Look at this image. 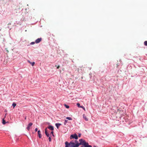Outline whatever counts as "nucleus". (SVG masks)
Returning <instances> with one entry per match:
<instances>
[{
  "label": "nucleus",
  "instance_id": "nucleus-28",
  "mask_svg": "<svg viewBox=\"0 0 147 147\" xmlns=\"http://www.w3.org/2000/svg\"><path fill=\"white\" fill-rule=\"evenodd\" d=\"M88 146L89 147H92V146L91 145H89L88 144Z\"/></svg>",
  "mask_w": 147,
  "mask_h": 147
},
{
  "label": "nucleus",
  "instance_id": "nucleus-13",
  "mask_svg": "<svg viewBox=\"0 0 147 147\" xmlns=\"http://www.w3.org/2000/svg\"><path fill=\"white\" fill-rule=\"evenodd\" d=\"M16 105V104L15 102H13L12 104V106L13 108H14Z\"/></svg>",
  "mask_w": 147,
  "mask_h": 147
},
{
  "label": "nucleus",
  "instance_id": "nucleus-23",
  "mask_svg": "<svg viewBox=\"0 0 147 147\" xmlns=\"http://www.w3.org/2000/svg\"><path fill=\"white\" fill-rule=\"evenodd\" d=\"M45 133H46V132H48V131H47V128H45Z\"/></svg>",
  "mask_w": 147,
  "mask_h": 147
},
{
  "label": "nucleus",
  "instance_id": "nucleus-19",
  "mask_svg": "<svg viewBox=\"0 0 147 147\" xmlns=\"http://www.w3.org/2000/svg\"><path fill=\"white\" fill-rule=\"evenodd\" d=\"M54 131H51V132L50 133V134H52V135L53 136H54Z\"/></svg>",
  "mask_w": 147,
  "mask_h": 147
},
{
  "label": "nucleus",
  "instance_id": "nucleus-30",
  "mask_svg": "<svg viewBox=\"0 0 147 147\" xmlns=\"http://www.w3.org/2000/svg\"><path fill=\"white\" fill-rule=\"evenodd\" d=\"M7 52H9L8 51V50H7Z\"/></svg>",
  "mask_w": 147,
  "mask_h": 147
},
{
  "label": "nucleus",
  "instance_id": "nucleus-12",
  "mask_svg": "<svg viewBox=\"0 0 147 147\" xmlns=\"http://www.w3.org/2000/svg\"><path fill=\"white\" fill-rule=\"evenodd\" d=\"M81 147H89L88 146V142L84 146H82Z\"/></svg>",
  "mask_w": 147,
  "mask_h": 147
},
{
  "label": "nucleus",
  "instance_id": "nucleus-29",
  "mask_svg": "<svg viewBox=\"0 0 147 147\" xmlns=\"http://www.w3.org/2000/svg\"><path fill=\"white\" fill-rule=\"evenodd\" d=\"M25 119H26V117H25Z\"/></svg>",
  "mask_w": 147,
  "mask_h": 147
},
{
  "label": "nucleus",
  "instance_id": "nucleus-27",
  "mask_svg": "<svg viewBox=\"0 0 147 147\" xmlns=\"http://www.w3.org/2000/svg\"><path fill=\"white\" fill-rule=\"evenodd\" d=\"M60 66L59 65H58V66L57 67V69H59V67H60Z\"/></svg>",
  "mask_w": 147,
  "mask_h": 147
},
{
  "label": "nucleus",
  "instance_id": "nucleus-9",
  "mask_svg": "<svg viewBox=\"0 0 147 147\" xmlns=\"http://www.w3.org/2000/svg\"><path fill=\"white\" fill-rule=\"evenodd\" d=\"M55 125L57 129H58L60 126L61 125V124L60 123H56L55 124Z\"/></svg>",
  "mask_w": 147,
  "mask_h": 147
},
{
  "label": "nucleus",
  "instance_id": "nucleus-6",
  "mask_svg": "<svg viewBox=\"0 0 147 147\" xmlns=\"http://www.w3.org/2000/svg\"><path fill=\"white\" fill-rule=\"evenodd\" d=\"M42 40V38H38L35 41V42L36 43H38L40 42Z\"/></svg>",
  "mask_w": 147,
  "mask_h": 147
},
{
  "label": "nucleus",
  "instance_id": "nucleus-5",
  "mask_svg": "<svg viewBox=\"0 0 147 147\" xmlns=\"http://www.w3.org/2000/svg\"><path fill=\"white\" fill-rule=\"evenodd\" d=\"M32 125L33 123H30L28 124L27 127V129L29 131L30 130V127Z\"/></svg>",
  "mask_w": 147,
  "mask_h": 147
},
{
  "label": "nucleus",
  "instance_id": "nucleus-11",
  "mask_svg": "<svg viewBox=\"0 0 147 147\" xmlns=\"http://www.w3.org/2000/svg\"><path fill=\"white\" fill-rule=\"evenodd\" d=\"M7 122H6L5 120L3 119L2 123L3 124L5 125V124H6V123H7Z\"/></svg>",
  "mask_w": 147,
  "mask_h": 147
},
{
  "label": "nucleus",
  "instance_id": "nucleus-14",
  "mask_svg": "<svg viewBox=\"0 0 147 147\" xmlns=\"http://www.w3.org/2000/svg\"><path fill=\"white\" fill-rule=\"evenodd\" d=\"M28 62L30 63L32 66H33L34 64L35 63L34 62H33L32 63H31L30 62V61H28Z\"/></svg>",
  "mask_w": 147,
  "mask_h": 147
},
{
  "label": "nucleus",
  "instance_id": "nucleus-4",
  "mask_svg": "<svg viewBox=\"0 0 147 147\" xmlns=\"http://www.w3.org/2000/svg\"><path fill=\"white\" fill-rule=\"evenodd\" d=\"M77 107L79 108H82L84 111H85V109L83 106H80V104L79 103H77Z\"/></svg>",
  "mask_w": 147,
  "mask_h": 147
},
{
  "label": "nucleus",
  "instance_id": "nucleus-1",
  "mask_svg": "<svg viewBox=\"0 0 147 147\" xmlns=\"http://www.w3.org/2000/svg\"><path fill=\"white\" fill-rule=\"evenodd\" d=\"M66 143L70 147H79L78 141L77 140H75L74 141L73 140L71 141L69 143L66 141Z\"/></svg>",
  "mask_w": 147,
  "mask_h": 147
},
{
  "label": "nucleus",
  "instance_id": "nucleus-17",
  "mask_svg": "<svg viewBox=\"0 0 147 147\" xmlns=\"http://www.w3.org/2000/svg\"><path fill=\"white\" fill-rule=\"evenodd\" d=\"M64 105L65 108L67 109H68L69 107V105H67L65 104Z\"/></svg>",
  "mask_w": 147,
  "mask_h": 147
},
{
  "label": "nucleus",
  "instance_id": "nucleus-10",
  "mask_svg": "<svg viewBox=\"0 0 147 147\" xmlns=\"http://www.w3.org/2000/svg\"><path fill=\"white\" fill-rule=\"evenodd\" d=\"M83 118L85 119V120L86 121H88V119L86 117V116L85 115V114H84L83 115Z\"/></svg>",
  "mask_w": 147,
  "mask_h": 147
},
{
  "label": "nucleus",
  "instance_id": "nucleus-15",
  "mask_svg": "<svg viewBox=\"0 0 147 147\" xmlns=\"http://www.w3.org/2000/svg\"><path fill=\"white\" fill-rule=\"evenodd\" d=\"M66 119L69 120H72V119L71 117H67L66 118Z\"/></svg>",
  "mask_w": 147,
  "mask_h": 147
},
{
  "label": "nucleus",
  "instance_id": "nucleus-8",
  "mask_svg": "<svg viewBox=\"0 0 147 147\" xmlns=\"http://www.w3.org/2000/svg\"><path fill=\"white\" fill-rule=\"evenodd\" d=\"M38 134L39 138H41L42 137V135L40 130H38Z\"/></svg>",
  "mask_w": 147,
  "mask_h": 147
},
{
  "label": "nucleus",
  "instance_id": "nucleus-16",
  "mask_svg": "<svg viewBox=\"0 0 147 147\" xmlns=\"http://www.w3.org/2000/svg\"><path fill=\"white\" fill-rule=\"evenodd\" d=\"M45 135H46L47 136V137H49V134L48 133V132H47L45 133Z\"/></svg>",
  "mask_w": 147,
  "mask_h": 147
},
{
  "label": "nucleus",
  "instance_id": "nucleus-25",
  "mask_svg": "<svg viewBox=\"0 0 147 147\" xmlns=\"http://www.w3.org/2000/svg\"><path fill=\"white\" fill-rule=\"evenodd\" d=\"M81 133H79L78 134V137H81Z\"/></svg>",
  "mask_w": 147,
  "mask_h": 147
},
{
  "label": "nucleus",
  "instance_id": "nucleus-26",
  "mask_svg": "<svg viewBox=\"0 0 147 147\" xmlns=\"http://www.w3.org/2000/svg\"><path fill=\"white\" fill-rule=\"evenodd\" d=\"M35 132L37 131H38V128H36L35 129Z\"/></svg>",
  "mask_w": 147,
  "mask_h": 147
},
{
  "label": "nucleus",
  "instance_id": "nucleus-24",
  "mask_svg": "<svg viewBox=\"0 0 147 147\" xmlns=\"http://www.w3.org/2000/svg\"><path fill=\"white\" fill-rule=\"evenodd\" d=\"M35 42H31L30 44L31 45H34V44H35Z\"/></svg>",
  "mask_w": 147,
  "mask_h": 147
},
{
  "label": "nucleus",
  "instance_id": "nucleus-21",
  "mask_svg": "<svg viewBox=\"0 0 147 147\" xmlns=\"http://www.w3.org/2000/svg\"><path fill=\"white\" fill-rule=\"evenodd\" d=\"M144 44L145 46H147V41H146L144 42Z\"/></svg>",
  "mask_w": 147,
  "mask_h": 147
},
{
  "label": "nucleus",
  "instance_id": "nucleus-31",
  "mask_svg": "<svg viewBox=\"0 0 147 147\" xmlns=\"http://www.w3.org/2000/svg\"><path fill=\"white\" fill-rule=\"evenodd\" d=\"M118 147V146H117V147Z\"/></svg>",
  "mask_w": 147,
  "mask_h": 147
},
{
  "label": "nucleus",
  "instance_id": "nucleus-2",
  "mask_svg": "<svg viewBox=\"0 0 147 147\" xmlns=\"http://www.w3.org/2000/svg\"><path fill=\"white\" fill-rule=\"evenodd\" d=\"M79 141L80 142H78V144L79 146L80 145H82V146H84L88 143L86 142L85 140H84L82 139H80L79 140Z\"/></svg>",
  "mask_w": 147,
  "mask_h": 147
},
{
  "label": "nucleus",
  "instance_id": "nucleus-22",
  "mask_svg": "<svg viewBox=\"0 0 147 147\" xmlns=\"http://www.w3.org/2000/svg\"><path fill=\"white\" fill-rule=\"evenodd\" d=\"M49 142H51V138L50 136L49 137Z\"/></svg>",
  "mask_w": 147,
  "mask_h": 147
},
{
  "label": "nucleus",
  "instance_id": "nucleus-18",
  "mask_svg": "<svg viewBox=\"0 0 147 147\" xmlns=\"http://www.w3.org/2000/svg\"><path fill=\"white\" fill-rule=\"evenodd\" d=\"M65 147H70L68 145V144L66 143V142H65Z\"/></svg>",
  "mask_w": 147,
  "mask_h": 147
},
{
  "label": "nucleus",
  "instance_id": "nucleus-7",
  "mask_svg": "<svg viewBox=\"0 0 147 147\" xmlns=\"http://www.w3.org/2000/svg\"><path fill=\"white\" fill-rule=\"evenodd\" d=\"M47 128L51 131H53L54 129V127L52 125H49L48 126Z\"/></svg>",
  "mask_w": 147,
  "mask_h": 147
},
{
  "label": "nucleus",
  "instance_id": "nucleus-3",
  "mask_svg": "<svg viewBox=\"0 0 147 147\" xmlns=\"http://www.w3.org/2000/svg\"><path fill=\"white\" fill-rule=\"evenodd\" d=\"M78 136L76 133L71 134L70 137V140L75 139L76 140H76L78 139Z\"/></svg>",
  "mask_w": 147,
  "mask_h": 147
},
{
  "label": "nucleus",
  "instance_id": "nucleus-20",
  "mask_svg": "<svg viewBox=\"0 0 147 147\" xmlns=\"http://www.w3.org/2000/svg\"><path fill=\"white\" fill-rule=\"evenodd\" d=\"M67 121H68L67 120H65V121L64 122V125H66V123H67Z\"/></svg>",
  "mask_w": 147,
  "mask_h": 147
}]
</instances>
